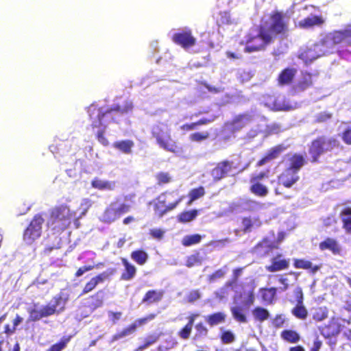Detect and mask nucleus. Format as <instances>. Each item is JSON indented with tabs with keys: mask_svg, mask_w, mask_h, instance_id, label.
Masks as SVG:
<instances>
[{
	"mask_svg": "<svg viewBox=\"0 0 351 351\" xmlns=\"http://www.w3.org/2000/svg\"><path fill=\"white\" fill-rule=\"evenodd\" d=\"M75 217V212L71 210L66 204L56 205L49 210L46 226L54 237L51 239V236L47 234L45 238L44 255H49L53 250L62 247L60 235L70 227Z\"/></svg>",
	"mask_w": 351,
	"mask_h": 351,
	"instance_id": "1",
	"label": "nucleus"
},
{
	"mask_svg": "<svg viewBox=\"0 0 351 351\" xmlns=\"http://www.w3.org/2000/svg\"><path fill=\"white\" fill-rule=\"evenodd\" d=\"M132 109L133 104L132 101L128 100L120 104H114L110 108L105 110L95 104H91L88 107V112L91 119V127L93 128H99L104 126L101 130L97 132L96 135L97 139L101 144L104 146H108L109 144L108 139L104 135L106 126L104 125V123L115 122L114 115L127 114L131 112Z\"/></svg>",
	"mask_w": 351,
	"mask_h": 351,
	"instance_id": "2",
	"label": "nucleus"
},
{
	"mask_svg": "<svg viewBox=\"0 0 351 351\" xmlns=\"http://www.w3.org/2000/svg\"><path fill=\"white\" fill-rule=\"evenodd\" d=\"M319 45L326 53H332L337 45L351 46V23L343 28L327 33L320 40Z\"/></svg>",
	"mask_w": 351,
	"mask_h": 351,
	"instance_id": "3",
	"label": "nucleus"
},
{
	"mask_svg": "<svg viewBox=\"0 0 351 351\" xmlns=\"http://www.w3.org/2000/svg\"><path fill=\"white\" fill-rule=\"evenodd\" d=\"M273 41V37L270 36L266 26L261 25L258 28L257 34L247 33L245 36V41L241 42V44L245 45L244 48L245 53H253L265 50Z\"/></svg>",
	"mask_w": 351,
	"mask_h": 351,
	"instance_id": "4",
	"label": "nucleus"
},
{
	"mask_svg": "<svg viewBox=\"0 0 351 351\" xmlns=\"http://www.w3.org/2000/svg\"><path fill=\"white\" fill-rule=\"evenodd\" d=\"M338 146V141L333 137L324 135L319 136L313 139L309 145L308 153L313 163L319 162V158L325 152H330Z\"/></svg>",
	"mask_w": 351,
	"mask_h": 351,
	"instance_id": "5",
	"label": "nucleus"
},
{
	"mask_svg": "<svg viewBox=\"0 0 351 351\" xmlns=\"http://www.w3.org/2000/svg\"><path fill=\"white\" fill-rule=\"evenodd\" d=\"M151 132L160 147L171 153L178 151V145L171 138L170 129L167 124L158 123L152 127Z\"/></svg>",
	"mask_w": 351,
	"mask_h": 351,
	"instance_id": "6",
	"label": "nucleus"
},
{
	"mask_svg": "<svg viewBox=\"0 0 351 351\" xmlns=\"http://www.w3.org/2000/svg\"><path fill=\"white\" fill-rule=\"evenodd\" d=\"M269 23L266 27L270 36L285 35L289 32V18L282 11L274 10L269 14Z\"/></svg>",
	"mask_w": 351,
	"mask_h": 351,
	"instance_id": "7",
	"label": "nucleus"
},
{
	"mask_svg": "<svg viewBox=\"0 0 351 351\" xmlns=\"http://www.w3.org/2000/svg\"><path fill=\"white\" fill-rule=\"evenodd\" d=\"M45 221L43 213L34 215L23 233V240L26 245H31L40 238Z\"/></svg>",
	"mask_w": 351,
	"mask_h": 351,
	"instance_id": "8",
	"label": "nucleus"
},
{
	"mask_svg": "<svg viewBox=\"0 0 351 351\" xmlns=\"http://www.w3.org/2000/svg\"><path fill=\"white\" fill-rule=\"evenodd\" d=\"M252 121V116L247 113H241L234 116L230 121L224 123L223 130H228L229 134L224 136L225 141L234 136L235 133L246 128Z\"/></svg>",
	"mask_w": 351,
	"mask_h": 351,
	"instance_id": "9",
	"label": "nucleus"
},
{
	"mask_svg": "<svg viewBox=\"0 0 351 351\" xmlns=\"http://www.w3.org/2000/svg\"><path fill=\"white\" fill-rule=\"evenodd\" d=\"M269 176V170L252 174L250 178V191L255 196L260 197H266L269 194V189L261 182V180L267 179Z\"/></svg>",
	"mask_w": 351,
	"mask_h": 351,
	"instance_id": "10",
	"label": "nucleus"
},
{
	"mask_svg": "<svg viewBox=\"0 0 351 351\" xmlns=\"http://www.w3.org/2000/svg\"><path fill=\"white\" fill-rule=\"evenodd\" d=\"M130 210L131 206L130 204L122 203L117 206L115 203H111L104 212L103 220L106 223H112Z\"/></svg>",
	"mask_w": 351,
	"mask_h": 351,
	"instance_id": "11",
	"label": "nucleus"
},
{
	"mask_svg": "<svg viewBox=\"0 0 351 351\" xmlns=\"http://www.w3.org/2000/svg\"><path fill=\"white\" fill-rule=\"evenodd\" d=\"M165 193L160 194L155 199L149 202V204H154V214L158 218L162 217L168 212L173 210L182 201V198H179L175 202L167 204L165 199L163 198Z\"/></svg>",
	"mask_w": 351,
	"mask_h": 351,
	"instance_id": "12",
	"label": "nucleus"
},
{
	"mask_svg": "<svg viewBox=\"0 0 351 351\" xmlns=\"http://www.w3.org/2000/svg\"><path fill=\"white\" fill-rule=\"evenodd\" d=\"M235 169L233 161L224 160L217 162L210 171V176L215 182H217L227 177Z\"/></svg>",
	"mask_w": 351,
	"mask_h": 351,
	"instance_id": "13",
	"label": "nucleus"
},
{
	"mask_svg": "<svg viewBox=\"0 0 351 351\" xmlns=\"http://www.w3.org/2000/svg\"><path fill=\"white\" fill-rule=\"evenodd\" d=\"M172 40L174 43L184 49L195 46L197 42L196 38L193 36L192 31L190 29H185L175 33L172 36Z\"/></svg>",
	"mask_w": 351,
	"mask_h": 351,
	"instance_id": "14",
	"label": "nucleus"
},
{
	"mask_svg": "<svg viewBox=\"0 0 351 351\" xmlns=\"http://www.w3.org/2000/svg\"><path fill=\"white\" fill-rule=\"evenodd\" d=\"M317 73H310L302 71L300 78L294 86V89L298 92H304L314 86L318 79Z\"/></svg>",
	"mask_w": 351,
	"mask_h": 351,
	"instance_id": "15",
	"label": "nucleus"
},
{
	"mask_svg": "<svg viewBox=\"0 0 351 351\" xmlns=\"http://www.w3.org/2000/svg\"><path fill=\"white\" fill-rule=\"evenodd\" d=\"M287 146L279 144L270 148L267 152L256 164V167H260L268 162L278 158L280 155L287 149Z\"/></svg>",
	"mask_w": 351,
	"mask_h": 351,
	"instance_id": "16",
	"label": "nucleus"
},
{
	"mask_svg": "<svg viewBox=\"0 0 351 351\" xmlns=\"http://www.w3.org/2000/svg\"><path fill=\"white\" fill-rule=\"evenodd\" d=\"M289 267V261L283 257L280 253H278L271 259V263L265 267V269L269 272H276L287 269Z\"/></svg>",
	"mask_w": 351,
	"mask_h": 351,
	"instance_id": "17",
	"label": "nucleus"
},
{
	"mask_svg": "<svg viewBox=\"0 0 351 351\" xmlns=\"http://www.w3.org/2000/svg\"><path fill=\"white\" fill-rule=\"evenodd\" d=\"M299 180L300 176L297 173L287 169L278 176V184L287 189L291 188Z\"/></svg>",
	"mask_w": 351,
	"mask_h": 351,
	"instance_id": "18",
	"label": "nucleus"
},
{
	"mask_svg": "<svg viewBox=\"0 0 351 351\" xmlns=\"http://www.w3.org/2000/svg\"><path fill=\"white\" fill-rule=\"evenodd\" d=\"M297 69L295 68L287 67L282 69L279 73L277 81L280 86L290 85L293 83Z\"/></svg>",
	"mask_w": 351,
	"mask_h": 351,
	"instance_id": "19",
	"label": "nucleus"
},
{
	"mask_svg": "<svg viewBox=\"0 0 351 351\" xmlns=\"http://www.w3.org/2000/svg\"><path fill=\"white\" fill-rule=\"evenodd\" d=\"M319 248L322 250H328L333 254H339L341 248L338 241L332 238L327 237L323 241L319 243Z\"/></svg>",
	"mask_w": 351,
	"mask_h": 351,
	"instance_id": "20",
	"label": "nucleus"
},
{
	"mask_svg": "<svg viewBox=\"0 0 351 351\" xmlns=\"http://www.w3.org/2000/svg\"><path fill=\"white\" fill-rule=\"evenodd\" d=\"M163 290L150 289L148 290L144 295L141 302L147 304L158 303L160 302L164 296Z\"/></svg>",
	"mask_w": 351,
	"mask_h": 351,
	"instance_id": "21",
	"label": "nucleus"
},
{
	"mask_svg": "<svg viewBox=\"0 0 351 351\" xmlns=\"http://www.w3.org/2000/svg\"><path fill=\"white\" fill-rule=\"evenodd\" d=\"M121 263L124 266V270L121 274L120 279L125 281L131 280L136 274V267L125 258H121Z\"/></svg>",
	"mask_w": 351,
	"mask_h": 351,
	"instance_id": "22",
	"label": "nucleus"
},
{
	"mask_svg": "<svg viewBox=\"0 0 351 351\" xmlns=\"http://www.w3.org/2000/svg\"><path fill=\"white\" fill-rule=\"evenodd\" d=\"M227 315L225 312L217 311L206 315L204 317L206 322L213 327L226 322Z\"/></svg>",
	"mask_w": 351,
	"mask_h": 351,
	"instance_id": "23",
	"label": "nucleus"
},
{
	"mask_svg": "<svg viewBox=\"0 0 351 351\" xmlns=\"http://www.w3.org/2000/svg\"><path fill=\"white\" fill-rule=\"evenodd\" d=\"M324 23V19L322 16H311L301 20L298 23L300 27L308 29L314 26H321Z\"/></svg>",
	"mask_w": 351,
	"mask_h": 351,
	"instance_id": "24",
	"label": "nucleus"
},
{
	"mask_svg": "<svg viewBox=\"0 0 351 351\" xmlns=\"http://www.w3.org/2000/svg\"><path fill=\"white\" fill-rule=\"evenodd\" d=\"M277 291L276 287H262L259 289V293L265 303L271 304L276 299Z\"/></svg>",
	"mask_w": 351,
	"mask_h": 351,
	"instance_id": "25",
	"label": "nucleus"
},
{
	"mask_svg": "<svg viewBox=\"0 0 351 351\" xmlns=\"http://www.w3.org/2000/svg\"><path fill=\"white\" fill-rule=\"evenodd\" d=\"M289 165L287 169L297 173L306 163L304 156L300 154H293L289 158Z\"/></svg>",
	"mask_w": 351,
	"mask_h": 351,
	"instance_id": "26",
	"label": "nucleus"
},
{
	"mask_svg": "<svg viewBox=\"0 0 351 351\" xmlns=\"http://www.w3.org/2000/svg\"><path fill=\"white\" fill-rule=\"evenodd\" d=\"M293 267L296 269L309 270L312 274H315L320 269L319 265H313L310 261L303 258H295L293 260Z\"/></svg>",
	"mask_w": 351,
	"mask_h": 351,
	"instance_id": "27",
	"label": "nucleus"
},
{
	"mask_svg": "<svg viewBox=\"0 0 351 351\" xmlns=\"http://www.w3.org/2000/svg\"><path fill=\"white\" fill-rule=\"evenodd\" d=\"M280 338L289 343H297L301 339L300 335L293 329H285L281 331Z\"/></svg>",
	"mask_w": 351,
	"mask_h": 351,
	"instance_id": "28",
	"label": "nucleus"
},
{
	"mask_svg": "<svg viewBox=\"0 0 351 351\" xmlns=\"http://www.w3.org/2000/svg\"><path fill=\"white\" fill-rule=\"evenodd\" d=\"M339 216L342 221L343 228L346 233L351 234V207L343 208Z\"/></svg>",
	"mask_w": 351,
	"mask_h": 351,
	"instance_id": "29",
	"label": "nucleus"
},
{
	"mask_svg": "<svg viewBox=\"0 0 351 351\" xmlns=\"http://www.w3.org/2000/svg\"><path fill=\"white\" fill-rule=\"evenodd\" d=\"M291 313L293 317L300 320H306L308 316V311L304 302L296 303L291 308Z\"/></svg>",
	"mask_w": 351,
	"mask_h": 351,
	"instance_id": "30",
	"label": "nucleus"
},
{
	"mask_svg": "<svg viewBox=\"0 0 351 351\" xmlns=\"http://www.w3.org/2000/svg\"><path fill=\"white\" fill-rule=\"evenodd\" d=\"M160 339V335L156 333L148 334L140 344L134 351H143L149 347L154 345Z\"/></svg>",
	"mask_w": 351,
	"mask_h": 351,
	"instance_id": "31",
	"label": "nucleus"
},
{
	"mask_svg": "<svg viewBox=\"0 0 351 351\" xmlns=\"http://www.w3.org/2000/svg\"><path fill=\"white\" fill-rule=\"evenodd\" d=\"M134 143L132 140H123L116 141L113 143V147L125 154H130L132 152V148Z\"/></svg>",
	"mask_w": 351,
	"mask_h": 351,
	"instance_id": "32",
	"label": "nucleus"
},
{
	"mask_svg": "<svg viewBox=\"0 0 351 351\" xmlns=\"http://www.w3.org/2000/svg\"><path fill=\"white\" fill-rule=\"evenodd\" d=\"M131 258L138 265H145L149 258L148 254L142 249L134 250L130 254Z\"/></svg>",
	"mask_w": 351,
	"mask_h": 351,
	"instance_id": "33",
	"label": "nucleus"
},
{
	"mask_svg": "<svg viewBox=\"0 0 351 351\" xmlns=\"http://www.w3.org/2000/svg\"><path fill=\"white\" fill-rule=\"evenodd\" d=\"M255 248L256 250H264V254H268L273 250L278 249V245L271 241L268 238H264L256 244Z\"/></svg>",
	"mask_w": 351,
	"mask_h": 351,
	"instance_id": "34",
	"label": "nucleus"
},
{
	"mask_svg": "<svg viewBox=\"0 0 351 351\" xmlns=\"http://www.w3.org/2000/svg\"><path fill=\"white\" fill-rule=\"evenodd\" d=\"M312 311V319L316 322H322L328 316V310L326 306L314 307Z\"/></svg>",
	"mask_w": 351,
	"mask_h": 351,
	"instance_id": "35",
	"label": "nucleus"
},
{
	"mask_svg": "<svg viewBox=\"0 0 351 351\" xmlns=\"http://www.w3.org/2000/svg\"><path fill=\"white\" fill-rule=\"evenodd\" d=\"M255 321L263 322L269 317V312L262 306H256L252 311Z\"/></svg>",
	"mask_w": 351,
	"mask_h": 351,
	"instance_id": "36",
	"label": "nucleus"
},
{
	"mask_svg": "<svg viewBox=\"0 0 351 351\" xmlns=\"http://www.w3.org/2000/svg\"><path fill=\"white\" fill-rule=\"evenodd\" d=\"M91 186L99 190H113L114 188V182L101 180L98 178H95L92 180Z\"/></svg>",
	"mask_w": 351,
	"mask_h": 351,
	"instance_id": "37",
	"label": "nucleus"
},
{
	"mask_svg": "<svg viewBox=\"0 0 351 351\" xmlns=\"http://www.w3.org/2000/svg\"><path fill=\"white\" fill-rule=\"evenodd\" d=\"M202 236L199 234H194L184 236L182 239V245L184 247H189L199 243L202 241Z\"/></svg>",
	"mask_w": 351,
	"mask_h": 351,
	"instance_id": "38",
	"label": "nucleus"
},
{
	"mask_svg": "<svg viewBox=\"0 0 351 351\" xmlns=\"http://www.w3.org/2000/svg\"><path fill=\"white\" fill-rule=\"evenodd\" d=\"M135 325H132L131 324L124 328L122 330L116 332L112 337V341H115L119 339H121L126 336L130 335L135 332Z\"/></svg>",
	"mask_w": 351,
	"mask_h": 351,
	"instance_id": "39",
	"label": "nucleus"
},
{
	"mask_svg": "<svg viewBox=\"0 0 351 351\" xmlns=\"http://www.w3.org/2000/svg\"><path fill=\"white\" fill-rule=\"evenodd\" d=\"M197 210L195 209L183 211L178 216V220L181 223H187L195 219L197 215Z\"/></svg>",
	"mask_w": 351,
	"mask_h": 351,
	"instance_id": "40",
	"label": "nucleus"
},
{
	"mask_svg": "<svg viewBox=\"0 0 351 351\" xmlns=\"http://www.w3.org/2000/svg\"><path fill=\"white\" fill-rule=\"evenodd\" d=\"M230 311H231L233 318L236 321H237L240 323L247 322L246 316H245V313H243V309L241 306H232L230 308Z\"/></svg>",
	"mask_w": 351,
	"mask_h": 351,
	"instance_id": "41",
	"label": "nucleus"
},
{
	"mask_svg": "<svg viewBox=\"0 0 351 351\" xmlns=\"http://www.w3.org/2000/svg\"><path fill=\"white\" fill-rule=\"evenodd\" d=\"M204 195L205 189L202 186L191 189L188 194V197H189L188 204H191L195 200L203 197Z\"/></svg>",
	"mask_w": 351,
	"mask_h": 351,
	"instance_id": "42",
	"label": "nucleus"
},
{
	"mask_svg": "<svg viewBox=\"0 0 351 351\" xmlns=\"http://www.w3.org/2000/svg\"><path fill=\"white\" fill-rule=\"evenodd\" d=\"M71 339V336L63 337L58 342L51 346L46 351H62L66 347Z\"/></svg>",
	"mask_w": 351,
	"mask_h": 351,
	"instance_id": "43",
	"label": "nucleus"
},
{
	"mask_svg": "<svg viewBox=\"0 0 351 351\" xmlns=\"http://www.w3.org/2000/svg\"><path fill=\"white\" fill-rule=\"evenodd\" d=\"M195 333L193 337L195 340H197L202 337H207L208 334V329L203 322H200L196 324L195 326Z\"/></svg>",
	"mask_w": 351,
	"mask_h": 351,
	"instance_id": "44",
	"label": "nucleus"
},
{
	"mask_svg": "<svg viewBox=\"0 0 351 351\" xmlns=\"http://www.w3.org/2000/svg\"><path fill=\"white\" fill-rule=\"evenodd\" d=\"M61 300V297L55 298V304L53 305H45L42 308V314L43 317H46L50 315L55 314L56 311V308L59 304V301Z\"/></svg>",
	"mask_w": 351,
	"mask_h": 351,
	"instance_id": "45",
	"label": "nucleus"
},
{
	"mask_svg": "<svg viewBox=\"0 0 351 351\" xmlns=\"http://www.w3.org/2000/svg\"><path fill=\"white\" fill-rule=\"evenodd\" d=\"M217 25L219 27L231 25L232 21L230 18V15L227 12H221L219 13V16L216 19Z\"/></svg>",
	"mask_w": 351,
	"mask_h": 351,
	"instance_id": "46",
	"label": "nucleus"
},
{
	"mask_svg": "<svg viewBox=\"0 0 351 351\" xmlns=\"http://www.w3.org/2000/svg\"><path fill=\"white\" fill-rule=\"evenodd\" d=\"M202 263V258L200 256L199 252L191 254L186 258L185 265L187 267H192L195 265H201Z\"/></svg>",
	"mask_w": 351,
	"mask_h": 351,
	"instance_id": "47",
	"label": "nucleus"
},
{
	"mask_svg": "<svg viewBox=\"0 0 351 351\" xmlns=\"http://www.w3.org/2000/svg\"><path fill=\"white\" fill-rule=\"evenodd\" d=\"M114 269H109L93 276V278L98 285L100 283H103L105 280L110 279V278L114 274Z\"/></svg>",
	"mask_w": 351,
	"mask_h": 351,
	"instance_id": "48",
	"label": "nucleus"
},
{
	"mask_svg": "<svg viewBox=\"0 0 351 351\" xmlns=\"http://www.w3.org/2000/svg\"><path fill=\"white\" fill-rule=\"evenodd\" d=\"M155 177L157 181V184L159 186L169 184L172 180L171 176L168 172H158L156 174Z\"/></svg>",
	"mask_w": 351,
	"mask_h": 351,
	"instance_id": "49",
	"label": "nucleus"
},
{
	"mask_svg": "<svg viewBox=\"0 0 351 351\" xmlns=\"http://www.w3.org/2000/svg\"><path fill=\"white\" fill-rule=\"evenodd\" d=\"M156 316V314L150 313V314L146 315L145 317L136 319L131 324L135 325V331H136L138 327L146 324L149 321L153 320L154 319H155Z\"/></svg>",
	"mask_w": 351,
	"mask_h": 351,
	"instance_id": "50",
	"label": "nucleus"
},
{
	"mask_svg": "<svg viewBox=\"0 0 351 351\" xmlns=\"http://www.w3.org/2000/svg\"><path fill=\"white\" fill-rule=\"evenodd\" d=\"M220 339L223 344H230L235 341V335L230 330H224L220 335Z\"/></svg>",
	"mask_w": 351,
	"mask_h": 351,
	"instance_id": "51",
	"label": "nucleus"
},
{
	"mask_svg": "<svg viewBox=\"0 0 351 351\" xmlns=\"http://www.w3.org/2000/svg\"><path fill=\"white\" fill-rule=\"evenodd\" d=\"M29 321L36 322L43 318L41 309H38L36 306L28 310Z\"/></svg>",
	"mask_w": 351,
	"mask_h": 351,
	"instance_id": "52",
	"label": "nucleus"
},
{
	"mask_svg": "<svg viewBox=\"0 0 351 351\" xmlns=\"http://www.w3.org/2000/svg\"><path fill=\"white\" fill-rule=\"evenodd\" d=\"M210 134L208 132H197L192 133L189 139L193 142H202L206 140L209 137Z\"/></svg>",
	"mask_w": 351,
	"mask_h": 351,
	"instance_id": "53",
	"label": "nucleus"
},
{
	"mask_svg": "<svg viewBox=\"0 0 351 351\" xmlns=\"http://www.w3.org/2000/svg\"><path fill=\"white\" fill-rule=\"evenodd\" d=\"M101 293V291H99L90 297L91 300L90 306L94 309L101 306L103 304V298L100 295Z\"/></svg>",
	"mask_w": 351,
	"mask_h": 351,
	"instance_id": "54",
	"label": "nucleus"
},
{
	"mask_svg": "<svg viewBox=\"0 0 351 351\" xmlns=\"http://www.w3.org/2000/svg\"><path fill=\"white\" fill-rule=\"evenodd\" d=\"M227 271V266L225 265L223 268L219 269L215 271L213 274L209 275L208 280L210 282L215 281L217 279L223 278Z\"/></svg>",
	"mask_w": 351,
	"mask_h": 351,
	"instance_id": "55",
	"label": "nucleus"
},
{
	"mask_svg": "<svg viewBox=\"0 0 351 351\" xmlns=\"http://www.w3.org/2000/svg\"><path fill=\"white\" fill-rule=\"evenodd\" d=\"M97 286V282H95V279L93 278H91L89 281H88L85 285L84 286L81 295L87 294L92 291H93Z\"/></svg>",
	"mask_w": 351,
	"mask_h": 351,
	"instance_id": "56",
	"label": "nucleus"
},
{
	"mask_svg": "<svg viewBox=\"0 0 351 351\" xmlns=\"http://www.w3.org/2000/svg\"><path fill=\"white\" fill-rule=\"evenodd\" d=\"M192 328H193V326L186 324L182 328H181L178 331V336L182 339H184V340L188 339L191 335V333L192 331Z\"/></svg>",
	"mask_w": 351,
	"mask_h": 351,
	"instance_id": "57",
	"label": "nucleus"
},
{
	"mask_svg": "<svg viewBox=\"0 0 351 351\" xmlns=\"http://www.w3.org/2000/svg\"><path fill=\"white\" fill-rule=\"evenodd\" d=\"M243 270V267H238L233 269L232 271V280L228 281L226 282V287H232L234 284H235L239 276L241 275Z\"/></svg>",
	"mask_w": 351,
	"mask_h": 351,
	"instance_id": "58",
	"label": "nucleus"
},
{
	"mask_svg": "<svg viewBox=\"0 0 351 351\" xmlns=\"http://www.w3.org/2000/svg\"><path fill=\"white\" fill-rule=\"evenodd\" d=\"M343 142L348 145H351V127L346 128L341 134Z\"/></svg>",
	"mask_w": 351,
	"mask_h": 351,
	"instance_id": "59",
	"label": "nucleus"
},
{
	"mask_svg": "<svg viewBox=\"0 0 351 351\" xmlns=\"http://www.w3.org/2000/svg\"><path fill=\"white\" fill-rule=\"evenodd\" d=\"M293 295L295 299L296 303L304 302V296L302 289L300 287H297L293 289Z\"/></svg>",
	"mask_w": 351,
	"mask_h": 351,
	"instance_id": "60",
	"label": "nucleus"
},
{
	"mask_svg": "<svg viewBox=\"0 0 351 351\" xmlns=\"http://www.w3.org/2000/svg\"><path fill=\"white\" fill-rule=\"evenodd\" d=\"M243 231L244 232H249L253 226L252 221L250 217H245L241 221Z\"/></svg>",
	"mask_w": 351,
	"mask_h": 351,
	"instance_id": "61",
	"label": "nucleus"
},
{
	"mask_svg": "<svg viewBox=\"0 0 351 351\" xmlns=\"http://www.w3.org/2000/svg\"><path fill=\"white\" fill-rule=\"evenodd\" d=\"M273 108L275 111H289L293 109V107L289 104L274 102Z\"/></svg>",
	"mask_w": 351,
	"mask_h": 351,
	"instance_id": "62",
	"label": "nucleus"
},
{
	"mask_svg": "<svg viewBox=\"0 0 351 351\" xmlns=\"http://www.w3.org/2000/svg\"><path fill=\"white\" fill-rule=\"evenodd\" d=\"M332 325H328L325 327V328L323 330L322 334L325 337H330L337 335L339 333V330L337 329H332V330H330V328H332Z\"/></svg>",
	"mask_w": 351,
	"mask_h": 351,
	"instance_id": "63",
	"label": "nucleus"
},
{
	"mask_svg": "<svg viewBox=\"0 0 351 351\" xmlns=\"http://www.w3.org/2000/svg\"><path fill=\"white\" fill-rule=\"evenodd\" d=\"M285 323V319L282 314L276 315L273 319V324L276 328L283 326Z\"/></svg>",
	"mask_w": 351,
	"mask_h": 351,
	"instance_id": "64",
	"label": "nucleus"
}]
</instances>
